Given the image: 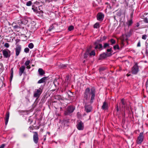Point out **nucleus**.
I'll use <instances>...</instances> for the list:
<instances>
[{
	"label": "nucleus",
	"instance_id": "f257e3e1",
	"mask_svg": "<svg viewBox=\"0 0 148 148\" xmlns=\"http://www.w3.org/2000/svg\"><path fill=\"white\" fill-rule=\"evenodd\" d=\"M95 90L93 88L90 91L89 88H87L85 90L84 98V103L86 104L87 103H92L95 98Z\"/></svg>",
	"mask_w": 148,
	"mask_h": 148
},
{
	"label": "nucleus",
	"instance_id": "f03ea898",
	"mask_svg": "<svg viewBox=\"0 0 148 148\" xmlns=\"http://www.w3.org/2000/svg\"><path fill=\"white\" fill-rule=\"evenodd\" d=\"M139 71V67L137 63H136L132 67V73L133 74H136Z\"/></svg>",
	"mask_w": 148,
	"mask_h": 148
},
{
	"label": "nucleus",
	"instance_id": "7ed1b4c3",
	"mask_svg": "<svg viewBox=\"0 0 148 148\" xmlns=\"http://www.w3.org/2000/svg\"><path fill=\"white\" fill-rule=\"evenodd\" d=\"M42 92V90L40 88L36 89L34 92V97L38 98Z\"/></svg>",
	"mask_w": 148,
	"mask_h": 148
},
{
	"label": "nucleus",
	"instance_id": "20e7f679",
	"mask_svg": "<svg viewBox=\"0 0 148 148\" xmlns=\"http://www.w3.org/2000/svg\"><path fill=\"white\" fill-rule=\"evenodd\" d=\"M127 105L126 102L125 100L124 99H122L121 100V102L120 103V108L122 109L123 111V109H125Z\"/></svg>",
	"mask_w": 148,
	"mask_h": 148
},
{
	"label": "nucleus",
	"instance_id": "39448f33",
	"mask_svg": "<svg viewBox=\"0 0 148 148\" xmlns=\"http://www.w3.org/2000/svg\"><path fill=\"white\" fill-rule=\"evenodd\" d=\"M144 139L143 133L142 132L140 133L138 138L137 140V143L138 144H140L143 141Z\"/></svg>",
	"mask_w": 148,
	"mask_h": 148
},
{
	"label": "nucleus",
	"instance_id": "423d86ee",
	"mask_svg": "<svg viewBox=\"0 0 148 148\" xmlns=\"http://www.w3.org/2000/svg\"><path fill=\"white\" fill-rule=\"evenodd\" d=\"M74 109L75 108L73 106H69L68 108L67 111L65 112L64 114L65 115H69L70 113L73 112Z\"/></svg>",
	"mask_w": 148,
	"mask_h": 148
},
{
	"label": "nucleus",
	"instance_id": "0eeeda50",
	"mask_svg": "<svg viewBox=\"0 0 148 148\" xmlns=\"http://www.w3.org/2000/svg\"><path fill=\"white\" fill-rule=\"evenodd\" d=\"M3 55L5 58L9 57L10 56V51L8 49H4L2 51Z\"/></svg>",
	"mask_w": 148,
	"mask_h": 148
},
{
	"label": "nucleus",
	"instance_id": "6e6552de",
	"mask_svg": "<svg viewBox=\"0 0 148 148\" xmlns=\"http://www.w3.org/2000/svg\"><path fill=\"white\" fill-rule=\"evenodd\" d=\"M34 134L33 135V140L36 144H37L38 142V133L36 132H33Z\"/></svg>",
	"mask_w": 148,
	"mask_h": 148
},
{
	"label": "nucleus",
	"instance_id": "1a4fd4ad",
	"mask_svg": "<svg viewBox=\"0 0 148 148\" xmlns=\"http://www.w3.org/2000/svg\"><path fill=\"white\" fill-rule=\"evenodd\" d=\"M77 127L79 130H83L84 128V125L82 121L78 122L77 124Z\"/></svg>",
	"mask_w": 148,
	"mask_h": 148
},
{
	"label": "nucleus",
	"instance_id": "9d476101",
	"mask_svg": "<svg viewBox=\"0 0 148 148\" xmlns=\"http://www.w3.org/2000/svg\"><path fill=\"white\" fill-rule=\"evenodd\" d=\"M111 53H104L100 55V57L99 58V59L102 60L103 59L107 57H109L112 55Z\"/></svg>",
	"mask_w": 148,
	"mask_h": 148
},
{
	"label": "nucleus",
	"instance_id": "9b49d317",
	"mask_svg": "<svg viewBox=\"0 0 148 148\" xmlns=\"http://www.w3.org/2000/svg\"><path fill=\"white\" fill-rule=\"evenodd\" d=\"M89 103H87L86 104H85V110L87 112H91L92 109V107L90 105H87Z\"/></svg>",
	"mask_w": 148,
	"mask_h": 148
},
{
	"label": "nucleus",
	"instance_id": "f8f14e48",
	"mask_svg": "<svg viewBox=\"0 0 148 148\" xmlns=\"http://www.w3.org/2000/svg\"><path fill=\"white\" fill-rule=\"evenodd\" d=\"M16 55L18 56L20 53L21 50V45H18L16 47Z\"/></svg>",
	"mask_w": 148,
	"mask_h": 148
},
{
	"label": "nucleus",
	"instance_id": "ddd939ff",
	"mask_svg": "<svg viewBox=\"0 0 148 148\" xmlns=\"http://www.w3.org/2000/svg\"><path fill=\"white\" fill-rule=\"evenodd\" d=\"M104 16V14L102 13H99L97 16V19L99 21H102L103 20Z\"/></svg>",
	"mask_w": 148,
	"mask_h": 148
},
{
	"label": "nucleus",
	"instance_id": "4468645a",
	"mask_svg": "<svg viewBox=\"0 0 148 148\" xmlns=\"http://www.w3.org/2000/svg\"><path fill=\"white\" fill-rule=\"evenodd\" d=\"M25 69V67L24 66H22L19 69V74L20 76H21L23 73Z\"/></svg>",
	"mask_w": 148,
	"mask_h": 148
},
{
	"label": "nucleus",
	"instance_id": "2eb2a0df",
	"mask_svg": "<svg viewBox=\"0 0 148 148\" xmlns=\"http://www.w3.org/2000/svg\"><path fill=\"white\" fill-rule=\"evenodd\" d=\"M10 113L9 112H7L6 114V116L5 118V124L7 125Z\"/></svg>",
	"mask_w": 148,
	"mask_h": 148
},
{
	"label": "nucleus",
	"instance_id": "dca6fc26",
	"mask_svg": "<svg viewBox=\"0 0 148 148\" xmlns=\"http://www.w3.org/2000/svg\"><path fill=\"white\" fill-rule=\"evenodd\" d=\"M108 108V103L105 101L103 103V105L102 106V109L103 110H106Z\"/></svg>",
	"mask_w": 148,
	"mask_h": 148
},
{
	"label": "nucleus",
	"instance_id": "f3484780",
	"mask_svg": "<svg viewBox=\"0 0 148 148\" xmlns=\"http://www.w3.org/2000/svg\"><path fill=\"white\" fill-rule=\"evenodd\" d=\"M47 77H43L38 81V83L40 84L44 82H45L47 79Z\"/></svg>",
	"mask_w": 148,
	"mask_h": 148
},
{
	"label": "nucleus",
	"instance_id": "a211bd4d",
	"mask_svg": "<svg viewBox=\"0 0 148 148\" xmlns=\"http://www.w3.org/2000/svg\"><path fill=\"white\" fill-rule=\"evenodd\" d=\"M39 74L40 75H42L45 74L44 71L42 69L39 68L38 70Z\"/></svg>",
	"mask_w": 148,
	"mask_h": 148
},
{
	"label": "nucleus",
	"instance_id": "6ab92c4d",
	"mask_svg": "<svg viewBox=\"0 0 148 148\" xmlns=\"http://www.w3.org/2000/svg\"><path fill=\"white\" fill-rule=\"evenodd\" d=\"M102 44H99V45H98L96 46L95 47V48L96 49H100L102 48Z\"/></svg>",
	"mask_w": 148,
	"mask_h": 148
},
{
	"label": "nucleus",
	"instance_id": "aec40b11",
	"mask_svg": "<svg viewBox=\"0 0 148 148\" xmlns=\"http://www.w3.org/2000/svg\"><path fill=\"white\" fill-rule=\"evenodd\" d=\"M90 56H95V51H92L91 52L89 53Z\"/></svg>",
	"mask_w": 148,
	"mask_h": 148
},
{
	"label": "nucleus",
	"instance_id": "412c9836",
	"mask_svg": "<svg viewBox=\"0 0 148 148\" xmlns=\"http://www.w3.org/2000/svg\"><path fill=\"white\" fill-rule=\"evenodd\" d=\"M54 29V27L53 26V25L51 26L49 28L48 32L49 31L50 32L52 31V30H53Z\"/></svg>",
	"mask_w": 148,
	"mask_h": 148
},
{
	"label": "nucleus",
	"instance_id": "4be33fe9",
	"mask_svg": "<svg viewBox=\"0 0 148 148\" xmlns=\"http://www.w3.org/2000/svg\"><path fill=\"white\" fill-rule=\"evenodd\" d=\"M89 53V52L87 50L84 54V58H86L88 56V55Z\"/></svg>",
	"mask_w": 148,
	"mask_h": 148
},
{
	"label": "nucleus",
	"instance_id": "5701e85b",
	"mask_svg": "<svg viewBox=\"0 0 148 148\" xmlns=\"http://www.w3.org/2000/svg\"><path fill=\"white\" fill-rule=\"evenodd\" d=\"M132 23L133 22L132 19H130L128 21V25L129 26L131 25Z\"/></svg>",
	"mask_w": 148,
	"mask_h": 148
},
{
	"label": "nucleus",
	"instance_id": "b1692460",
	"mask_svg": "<svg viewBox=\"0 0 148 148\" xmlns=\"http://www.w3.org/2000/svg\"><path fill=\"white\" fill-rule=\"evenodd\" d=\"M99 24L98 23H96L94 26V27L95 28H97L99 27Z\"/></svg>",
	"mask_w": 148,
	"mask_h": 148
},
{
	"label": "nucleus",
	"instance_id": "393cba45",
	"mask_svg": "<svg viewBox=\"0 0 148 148\" xmlns=\"http://www.w3.org/2000/svg\"><path fill=\"white\" fill-rule=\"evenodd\" d=\"M32 3L31 1L27 2L26 3V5L27 6H30L32 5Z\"/></svg>",
	"mask_w": 148,
	"mask_h": 148
},
{
	"label": "nucleus",
	"instance_id": "a878e982",
	"mask_svg": "<svg viewBox=\"0 0 148 148\" xmlns=\"http://www.w3.org/2000/svg\"><path fill=\"white\" fill-rule=\"evenodd\" d=\"M34 45L32 43H30L28 45V47L30 49H32L34 47Z\"/></svg>",
	"mask_w": 148,
	"mask_h": 148
},
{
	"label": "nucleus",
	"instance_id": "bb28decb",
	"mask_svg": "<svg viewBox=\"0 0 148 148\" xmlns=\"http://www.w3.org/2000/svg\"><path fill=\"white\" fill-rule=\"evenodd\" d=\"M113 48L114 50H116V49H119V47L118 45H116L114 46L113 47Z\"/></svg>",
	"mask_w": 148,
	"mask_h": 148
},
{
	"label": "nucleus",
	"instance_id": "cd10ccee",
	"mask_svg": "<svg viewBox=\"0 0 148 148\" xmlns=\"http://www.w3.org/2000/svg\"><path fill=\"white\" fill-rule=\"evenodd\" d=\"M74 29V27L73 26H70L68 28V29L69 31L73 30Z\"/></svg>",
	"mask_w": 148,
	"mask_h": 148
},
{
	"label": "nucleus",
	"instance_id": "c85d7f7f",
	"mask_svg": "<svg viewBox=\"0 0 148 148\" xmlns=\"http://www.w3.org/2000/svg\"><path fill=\"white\" fill-rule=\"evenodd\" d=\"M110 41L112 44H114L115 43V41L113 39H111L110 40Z\"/></svg>",
	"mask_w": 148,
	"mask_h": 148
},
{
	"label": "nucleus",
	"instance_id": "c756f323",
	"mask_svg": "<svg viewBox=\"0 0 148 148\" xmlns=\"http://www.w3.org/2000/svg\"><path fill=\"white\" fill-rule=\"evenodd\" d=\"M30 63V61L29 60H27L25 62V65L26 66H28L29 64Z\"/></svg>",
	"mask_w": 148,
	"mask_h": 148
},
{
	"label": "nucleus",
	"instance_id": "7c9ffc66",
	"mask_svg": "<svg viewBox=\"0 0 148 148\" xmlns=\"http://www.w3.org/2000/svg\"><path fill=\"white\" fill-rule=\"evenodd\" d=\"M147 38V36L146 35H143L142 36V38L144 40H146Z\"/></svg>",
	"mask_w": 148,
	"mask_h": 148
},
{
	"label": "nucleus",
	"instance_id": "2f4dec72",
	"mask_svg": "<svg viewBox=\"0 0 148 148\" xmlns=\"http://www.w3.org/2000/svg\"><path fill=\"white\" fill-rule=\"evenodd\" d=\"M29 49L28 48H26L24 49V51L27 53L29 52Z\"/></svg>",
	"mask_w": 148,
	"mask_h": 148
},
{
	"label": "nucleus",
	"instance_id": "473e14b6",
	"mask_svg": "<svg viewBox=\"0 0 148 148\" xmlns=\"http://www.w3.org/2000/svg\"><path fill=\"white\" fill-rule=\"evenodd\" d=\"M4 46L7 48H8L9 46V44L8 43H6L5 44Z\"/></svg>",
	"mask_w": 148,
	"mask_h": 148
},
{
	"label": "nucleus",
	"instance_id": "72a5a7b5",
	"mask_svg": "<svg viewBox=\"0 0 148 148\" xmlns=\"http://www.w3.org/2000/svg\"><path fill=\"white\" fill-rule=\"evenodd\" d=\"M145 53L147 55H148V47H146V48Z\"/></svg>",
	"mask_w": 148,
	"mask_h": 148
},
{
	"label": "nucleus",
	"instance_id": "f704fd0d",
	"mask_svg": "<svg viewBox=\"0 0 148 148\" xmlns=\"http://www.w3.org/2000/svg\"><path fill=\"white\" fill-rule=\"evenodd\" d=\"M109 45L107 43H105L104 44L103 47L104 48H106V47L108 46Z\"/></svg>",
	"mask_w": 148,
	"mask_h": 148
},
{
	"label": "nucleus",
	"instance_id": "c9c22d12",
	"mask_svg": "<svg viewBox=\"0 0 148 148\" xmlns=\"http://www.w3.org/2000/svg\"><path fill=\"white\" fill-rule=\"evenodd\" d=\"M144 21L147 23H148V20L147 18H145L144 19Z\"/></svg>",
	"mask_w": 148,
	"mask_h": 148
},
{
	"label": "nucleus",
	"instance_id": "e433bc0d",
	"mask_svg": "<svg viewBox=\"0 0 148 148\" xmlns=\"http://www.w3.org/2000/svg\"><path fill=\"white\" fill-rule=\"evenodd\" d=\"M13 27L14 29H17L19 27V26L18 25H15Z\"/></svg>",
	"mask_w": 148,
	"mask_h": 148
},
{
	"label": "nucleus",
	"instance_id": "4c0bfd02",
	"mask_svg": "<svg viewBox=\"0 0 148 148\" xmlns=\"http://www.w3.org/2000/svg\"><path fill=\"white\" fill-rule=\"evenodd\" d=\"M13 77V73H11L10 74V80L11 81L12 80V79Z\"/></svg>",
	"mask_w": 148,
	"mask_h": 148
},
{
	"label": "nucleus",
	"instance_id": "58836bf2",
	"mask_svg": "<svg viewBox=\"0 0 148 148\" xmlns=\"http://www.w3.org/2000/svg\"><path fill=\"white\" fill-rule=\"evenodd\" d=\"M105 68H104L101 67L99 69V71H103V70H105Z\"/></svg>",
	"mask_w": 148,
	"mask_h": 148
},
{
	"label": "nucleus",
	"instance_id": "ea45409f",
	"mask_svg": "<svg viewBox=\"0 0 148 148\" xmlns=\"http://www.w3.org/2000/svg\"><path fill=\"white\" fill-rule=\"evenodd\" d=\"M112 50V49L111 48H110V49H107V51L108 52H111Z\"/></svg>",
	"mask_w": 148,
	"mask_h": 148
},
{
	"label": "nucleus",
	"instance_id": "a19ab883",
	"mask_svg": "<svg viewBox=\"0 0 148 148\" xmlns=\"http://www.w3.org/2000/svg\"><path fill=\"white\" fill-rule=\"evenodd\" d=\"M5 145L4 144H2L0 147V148H4L5 147Z\"/></svg>",
	"mask_w": 148,
	"mask_h": 148
},
{
	"label": "nucleus",
	"instance_id": "79ce46f5",
	"mask_svg": "<svg viewBox=\"0 0 148 148\" xmlns=\"http://www.w3.org/2000/svg\"><path fill=\"white\" fill-rule=\"evenodd\" d=\"M137 46V47H140V41L139 42H138V43Z\"/></svg>",
	"mask_w": 148,
	"mask_h": 148
},
{
	"label": "nucleus",
	"instance_id": "37998d69",
	"mask_svg": "<svg viewBox=\"0 0 148 148\" xmlns=\"http://www.w3.org/2000/svg\"><path fill=\"white\" fill-rule=\"evenodd\" d=\"M32 9L36 13H37V10L34 9V8H32Z\"/></svg>",
	"mask_w": 148,
	"mask_h": 148
},
{
	"label": "nucleus",
	"instance_id": "c03bdc74",
	"mask_svg": "<svg viewBox=\"0 0 148 148\" xmlns=\"http://www.w3.org/2000/svg\"><path fill=\"white\" fill-rule=\"evenodd\" d=\"M27 67H26V68L28 69H29L30 68H31V67L30 66H27Z\"/></svg>",
	"mask_w": 148,
	"mask_h": 148
},
{
	"label": "nucleus",
	"instance_id": "a18cd8bd",
	"mask_svg": "<svg viewBox=\"0 0 148 148\" xmlns=\"http://www.w3.org/2000/svg\"><path fill=\"white\" fill-rule=\"evenodd\" d=\"M146 86L148 87V79L146 82Z\"/></svg>",
	"mask_w": 148,
	"mask_h": 148
},
{
	"label": "nucleus",
	"instance_id": "49530a36",
	"mask_svg": "<svg viewBox=\"0 0 148 148\" xmlns=\"http://www.w3.org/2000/svg\"><path fill=\"white\" fill-rule=\"evenodd\" d=\"M66 67V66L65 65H62V68H64Z\"/></svg>",
	"mask_w": 148,
	"mask_h": 148
},
{
	"label": "nucleus",
	"instance_id": "de8ad7c7",
	"mask_svg": "<svg viewBox=\"0 0 148 148\" xmlns=\"http://www.w3.org/2000/svg\"><path fill=\"white\" fill-rule=\"evenodd\" d=\"M11 73H13V68L11 69Z\"/></svg>",
	"mask_w": 148,
	"mask_h": 148
},
{
	"label": "nucleus",
	"instance_id": "09e8293b",
	"mask_svg": "<svg viewBox=\"0 0 148 148\" xmlns=\"http://www.w3.org/2000/svg\"><path fill=\"white\" fill-rule=\"evenodd\" d=\"M116 110L117 111H119V109L118 108V106L117 105L116 107Z\"/></svg>",
	"mask_w": 148,
	"mask_h": 148
},
{
	"label": "nucleus",
	"instance_id": "8fccbe9b",
	"mask_svg": "<svg viewBox=\"0 0 148 148\" xmlns=\"http://www.w3.org/2000/svg\"><path fill=\"white\" fill-rule=\"evenodd\" d=\"M147 14H148V13H145L144 14V15H147Z\"/></svg>",
	"mask_w": 148,
	"mask_h": 148
},
{
	"label": "nucleus",
	"instance_id": "3c124183",
	"mask_svg": "<svg viewBox=\"0 0 148 148\" xmlns=\"http://www.w3.org/2000/svg\"><path fill=\"white\" fill-rule=\"evenodd\" d=\"M103 38H104V40H105L106 39V37L105 36H103Z\"/></svg>",
	"mask_w": 148,
	"mask_h": 148
},
{
	"label": "nucleus",
	"instance_id": "603ef678",
	"mask_svg": "<svg viewBox=\"0 0 148 148\" xmlns=\"http://www.w3.org/2000/svg\"><path fill=\"white\" fill-rule=\"evenodd\" d=\"M127 76H130V75H128V74H127Z\"/></svg>",
	"mask_w": 148,
	"mask_h": 148
},
{
	"label": "nucleus",
	"instance_id": "864d4df0",
	"mask_svg": "<svg viewBox=\"0 0 148 148\" xmlns=\"http://www.w3.org/2000/svg\"><path fill=\"white\" fill-rule=\"evenodd\" d=\"M82 143H84V142H82L81 143V144H82Z\"/></svg>",
	"mask_w": 148,
	"mask_h": 148
},
{
	"label": "nucleus",
	"instance_id": "5fc2aeb1",
	"mask_svg": "<svg viewBox=\"0 0 148 148\" xmlns=\"http://www.w3.org/2000/svg\"><path fill=\"white\" fill-rule=\"evenodd\" d=\"M45 139H45V138L44 139V140H45Z\"/></svg>",
	"mask_w": 148,
	"mask_h": 148
}]
</instances>
